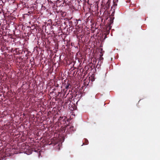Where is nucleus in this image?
I'll list each match as a JSON object with an SVG mask.
<instances>
[{
  "label": "nucleus",
  "mask_w": 160,
  "mask_h": 160,
  "mask_svg": "<svg viewBox=\"0 0 160 160\" xmlns=\"http://www.w3.org/2000/svg\"><path fill=\"white\" fill-rule=\"evenodd\" d=\"M67 128L71 132L75 130V129L74 128V127L73 126H68L67 127Z\"/></svg>",
  "instance_id": "1"
},
{
  "label": "nucleus",
  "mask_w": 160,
  "mask_h": 160,
  "mask_svg": "<svg viewBox=\"0 0 160 160\" xmlns=\"http://www.w3.org/2000/svg\"><path fill=\"white\" fill-rule=\"evenodd\" d=\"M63 118H64V119H63V120H64L65 119H66V118L65 117H60L59 119V120H61L62 119H63Z\"/></svg>",
  "instance_id": "3"
},
{
  "label": "nucleus",
  "mask_w": 160,
  "mask_h": 160,
  "mask_svg": "<svg viewBox=\"0 0 160 160\" xmlns=\"http://www.w3.org/2000/svg\"><path fill=\"white\" fill-rule=\"evenodd\" d=\"M100 57H100V59H101V60H102L103 59V58H102L101 57V55H100Z\"/></svg>",
  "instance_id": "6"
},
{
  "label": "nucleus",
  "mask_w": 160,
  "mask_h": 160,
  "mask_svg": "<svg viewBox=\"0 0 160 160\" xmlns=\"http://www.w3.org/2000/svg\"><path fill=\"white\" fill-rule=\"evenodd\" d=\"M71 87V84L69 83H67L65 86V88H66V89H68L70 88Z\"/></svg>",
  "instance_id": "2"
},
{
  "label": "nucleus",
  "mask_w": 160,
  "mask_h": 160,
  "mask_svg": "<svg viewBox=\"0 0 160 160\" xmlns=\"http://www.w3.org/2000/svg\"><path fill=\"white\" fill-rule=\"evenodd\" d=\"M66 5V2H64L63 5H62V6H65Z\"/></svg>",
  "instance_id": "5"
},
{
  "label": "nucleus",
  "mask_w": 160,
  "mask_h": 160,
  "mask_svg": "<svg viewBox=\"0 0 160 160\" xmlns=\"http://www.w3.org/2000/svg\"><path fill=\"white\" fill-rule=\"evenodd\" d=\"M85 143L86 144V145L88 144V140L87 139H85Z\"/></svg>",
  "instance_id": "4"
},
{
  "label": "nucleus",
  "mask_w": 160,
  "mask_h": 160,
  "mask_svg": "<svg viewBox=\"0 0 160 160\" xmlns=\"http://www.w3.org/2000/svg\"><path fill=\"white\" fill-rule=\"evenodd\" d=\"M84 143H83V144H82V145H84Z\"/></svg>",
  "instance_id": "7"
}]
</instances>
